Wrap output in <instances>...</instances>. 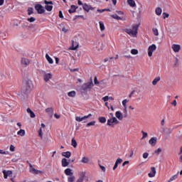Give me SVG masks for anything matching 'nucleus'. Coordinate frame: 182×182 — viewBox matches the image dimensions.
<instances>
[{
  "mask_svg": "<svg viewBox=\"0 0 182 182\" xmlns=\"http://www.w3.org/2000/svg\"><path fill=\"white\" fill-rule=\"evenodd\" d=\"M21 65L26 67L30 65V60L27 58H23L21 59Z\"/></svg>",
  "mask_w": 182,
  "mask_h": 182,
  "instance_id": "2eb2a0df",
  "label": "nucleus"
},
{
  "mask_svg": "<svg viewBox=\"0 0 182 182\" xmlns=\"http://www.w3.org/2000/svg\"><path fill=\"white\" fill-rule=\"evenodd\" d=\"M129 102V100H124L122 101V105L124 107V113L127 114L128 111H127V103Z\"/></svg>",
  "mask_w": 182,
  "mask_h": 182,
  "instance_id": "dca6fc26",
  "label": "nucleus"
},
{
  "mask_svg": "<svg viewBox=\"0 0 182 182\" xmlns=\"http://www.w3.org/2000/svg\"><path fill=\"white\" fill-rule=\"evenodd\" d=\"M111 17L114 18V19H117V20H122V19L117 14H112V15H111Z\"/></svg>",
  "mask_w": 182,
  "mask_h": 182,
  "instance_id": "ea45409f",
  "label": "nucleus"
},
{
  "mask_svg": "<svg viewBox=\"0 0 182 182\" xmlns=\"http://www.w3.org/2000/svg\"><path fill=\"white\" fill-rule=\"evenodd\" d=\"M109 100V96H105L102 97V100H104L105 102H107Z\"/></svg>",
  "mask_w": 182,
  "mask_h": 182,
  "instance_id": "13d9d810",
  "label": "nucleus"
},
{
  "mask_svg": "<svg viewBox=\"0 0 182 182\" xmlns=\"http://www.w3.org/2000/svg\"><path fill=\"white\" fill-rule=\"evenodd\" d=\"M172 50L175 53H178V52L181 50V45L179 44H173Z\"/></svg>",
  "mask_w": 182,
  "mask_h": 182,
  "instance_id": "9b49d317",
  "label": "nucleus"
},
{
  "mask_svg": "<svg viewBox=\"0 0 182 182\" xmlns=\"http://www.w3.org/2000/svg\"><path fill=\"white\" fill-rule=\"evenodd\" d=\"M155 12H156V14L157 16H161V13H162V9L161 8H156L155 9Z\"/></svg>",
  "mask_w": 182,
  "mask_h": 182,
  "instance_id": "f704fd0d",
  "label": "nucleus"
},
{
  "mask_svg": "<svg viewBox=\"0 0 182 182\" xmlns=\"http://www.w3.org/2000/svg\"><path fill=\"white\" fill-rule=\"evenodd\" d=\"M46 58L48 61L49 63H50V64L53 63V60L52 59V58L48 54L46 55Z\"/></svg>",
  "mask_w": 182,
  "mask_h": 182,
  "instance_id": "c756f323",
  "label": "nucleus"
},
{
  "mask_svg": "<svg viewBox=\"0 0 182 182\" xmlns=\"http://www.w3.org/2000/svg\"><path fill=\"white\" fill-rule=\"evenodd\" d=\"M161 151H162V149L161 148H158L157 149H156V151H154V153L156 154H159Z\"/></svg>",
  "mask_w": 182,
  "mask_h": 182,
  "instance_id": "49530a36",
  "label": "nucleus"
},
{
  "mask_svg": "<svg viewBox=\"0 0 182 182\" xmlns=\"http://www.w3.org/2000/svg\"><path fill=\"white\" fill-rule=\"evenodd\" d=\"M171 105H173V106H174V107H176V106H177V101H176V100H174V101L171 103Z\"/></svg>",
  "mask_w": 182,
  "mask_h": 182,
  "instance_id": "69168bd1",
  "label": "nucleus"
},
{
  "mask_svg": "<svg viewBox=\"0 0 182 182\" xmlns=\"http://www.w3.org/2000/svg\"><path fill=\"white\" fill-rule=\"evenodd\" d=\"M152 32L155 36H159V29L152 28Z\"/></svg>",
  "mask_w": 182,
  "mask_h": 182,
  "instance_id": "58836bf2",
  "label": "nucleus"
},
{
  "mask_svg": "<svg viewBox=\"0 0 182 182\" xmlns=\"http://www.w3.org/2000/svg\"><path fill=\"white\" fill-rule=\"evenodd\" d=\"M67 95L69 97H72V98H74L76 97V92L75 91H70V92H68L67 93Z\"/></svg>",
  "mask_w": 182,
  "mask_h": 182,
  "instance_id": "393cba45",
  "label": "nucleus"
},
{
  "mask_svg": "<svg viewBox=\"0 0 182 182\" xmlns=\"http://www.w3.org/2000/svg\"><path fill=\"white\" fill-rule=\"evenodd\" d=\"M79 46H75L74 45V41H73V46L71 47H70V50H75L78 48Z\"/></svg>",
  "mask_w": 182,
  "mask_h": 182,
  "instance_id": "e433bc0d",
  "label": "nucleus"
},
{
  "mask_svg": "<svg viewBox=\"0 0 182 182\" xmlns=\"http://www.w3.org/2000/svg\"><path fill=\"white\" fill-rule=\"evenodd\" d=\"M64 23H60L58 25V29L63 31V28H64Z\"/></svg>",
  "mask_w": 182,
  "mask_h": 182,
  "instance_id": "6e6d98bb",
  "label": "nucleus"
},
{
  "mask_svg": "<svg viewBox=\"0 0 182 182\" xmlns=\"http://www.w3.org/2000/svg\"><path fill=\"white\" fill-rule=\"evenodd\" d=\"M98 121L100 122V123H105L107 122V119H106V117H100L98 118Z\"/></svg>",
  "mask_w": 182,
  "mask_h": 182,
  "instance_id": "473e14b6",
  "label": "nucleus"
},
{
  "mask_svg": "<svg viewBox=\"0 0 182 182\" xmlns=\"http://www.w3.org/2000/svg\"><path fill=\"white\" fill-rule=\"evenodd\" d=\"M33 89V82L30 80H26L22 90L25 91V92H31Z\"/></svg>",
  "mask_w": 182,
  "mask_h": 182,
  "instance_id": "f03ea898",
  "label": "nucleus"
},
{
  "mask_svg": "<svg viewBox=\"0 0 182 182\" xmlns=\"http://www.w3.org/2000/svg\"><path fill=\"white\" fill-rule=\"evenodd\" d=\"M163 15H164V19H166V18L169 17V14L167 13H164Z\"/></svg>",
  "mask_w": 182,
  "mask_h": 182,
  "instance_id": "680f3d73",
  "label": "nucleus"
},
{
  "mask_svg": "<svg viewBox=\"0 0 182 182\" xmlns=\"http://www.w3.org/2000/svg\"><path fill=\"white\" fill-rule=\"evenodd\" d=\"M38 135L41 138H43V129L42 127L40 128L39 132H38Z\"/></svg>",
  "mask_w": 182,
  "mask_h": 182,
  "instance_id": "603ef678",
  "label": "nucleus"
},
{
  "mask_svg": "<svg viewBox=\"0 0 182 182\" xmlns=\"http://www.w3.org/2000/svg\"><path fill=\"white\" fill-rule=\"evenodd\" d=\"M65 173L67 175V176H71L73 175V169L70 168H67L65 171Z\"/></svg>",
  "mask_w": 182,
  "mask_h": 182,
  "instance_id": "6ab92c4d",
  "label": "nucleus"
},
{
  "mask_svg": "<svg viewBox=\"0 0 182 182\" xmlns=\"http://www.w3.org/2000/svg\"><path fill=\"white\" fill-rule=\"evenodd\" d=\"M178 172L177 173V174L172 176L169 178V181H168V182H172V181H174L175 180H176L178 178Z\"/></svg>",
  "mask_w": 182,
  "mask_h": 182,
  "instance_id": "7c9ffc66",
  "label": "nucleus"
},
{
  "mask_svg": "<svg viewBox=\"0 0 182 182\" xmlns=\"http://www.w3.org/2000/svg\"><path fill=\"white\" fill-rule=\"evenodd\" d=\"M84 180H82V178H78L76 181V182H83Z\"/></svg>",
  "mask_w": 182,
  "mask_h": 182,
  "instance_id": "338daca9",
  "label": "nucleus"
},
{
  "mask_svg": "<svg viewBox=\"0 0 182 182\" xmlns=\"http://www.w3.org/2000/svg\"><path fill=\"white\" fill-rule=\"evenodd\" d=\"M94 85L92 79L89 82L85 83L82 85L81 88L82 90L86 91L87 90H91L93 87Z\"/></svg>",
  "mask_w": 182,
  "mask_h": 182,
  "instance_id": "20e7f679",
  "label": "nucleus"
},
{
  "mask_svg": "<svg viewBox=\"0 0 182 182\" xmlns=\"http://www.w3.org/2000/svg\"><path fill=\"white\" fill-rule=\"evenodd\" d=\"M69 29L67 28V27H65V26L63 27V29H62V31L64 33H67V32H68Z\"/></svg>",
  "mask_w": 182,
  "mask_h": 182,
  "instance_id": "8fccbe9b",
  "label": "nucleus"
},
{
  "mask_svg": "<svg viewBox=\"0 0 182 182\" xmlns=\"http://www.w3.org/2000/svg\"><path fill=\"white\" fill-rule=\"evenodd\" d=\"M4 179H7L8 177H11L13 172L11 171H3Z\"/></svg>",
  "mask_w": 182,
  "mask_h": 182,
  "instance_id": "4468645a",
  "label": "nucleus"
},
{
  "mask_svg": "<svg viewBox=\"0 0 182 182\" xmlns=\"http://www.w3.org/2000/svg\"><path fill=\"white\" fill-rule=\"evenodd\" d=\"M15 149H16V147H15L14 145H13V144H11V145H10V151H11V152L15 151Z\"/></svg>",
  "mask_w": 182,
  "mask_h": 182,
  "instance_id": "09e8293b",
  "label": "nucleus"
},
{
  "mask_svg": "<svg viewBox=\"0 0 182 182\" xmlns=\"http://www.w3.org/2000/svg\"><path fill=\"white\" fill-rule=\"evenodd\" d=\"M95 123H96V122H95V121L89 122V123L87 124V127H94Z\"/></svg>",
  "mask_w": 182,
  "mask_h": 182,
  "instance_id": "79ce46f5",
  "label": "nucleus"
},
{
  "mask_svg": "<svg viewBox=\"0 0 182 182\" xmlns=\"http://www.w3.org/2000/svg\"><path fill=\"white\" fill-rule=\"evenodd\" d=\"M143 158H144V159H148L149 158V153H146V152L144 153Z\"/></svg>",
  "mask_w": 182,
  "mask_h": 182,
  "instance_id": "5fc2aeb1",
  "label": "nucleus"
},
{
  "mask_svg": "<svg viewBox=\"0 0 182 182\" xmlns=\"http://www.w3.org/2000/svg\"><path fill=\"white\" fill-rule=\"evenodd\" d=\"M99 166H100V168H101V170H102L104 173L106 172V167H105V166H102L101 164H99Z\"/></svg>",
  "mask_w": 182,
  "mask_h": 182,
  "instance_id": "3c124183",
  "label": "nucleus"
},
{
  "mask_svg": "<svg viewBox=\"0 0 182 182\" xmlns=\"http://www.w3.org/2000/svg\"><path fill=\"white\" fill-rule=\"evenodd\" d=\"M157 49L156 44H152L148 48V56L152 57L154 52Z\"/></svg>",
  "mask_w": 182,
  "mask_h": 182,
  "instance_id": "423d86ee",
  "label": "nucleus"
},
{
  "mask_svg": "<svg viewBox=\"0 0 182 182\" xmlns=\"http://www.w3.org/2000/svg\"><path fill=\"white\" fill-rule=\"evenodd\" d=\"M92 117V114H89L88 115H85L84 117H82V122L84 123H86L88 122L87 119Z\"/></svg>",
  "mask_w": 182,
  "mask_h": 182,
  "instance_id": "a878e982",
  "label": "nucleus"
},
{
  "mask_svg": "<svg viewBox=\"0 0 182 182\" xmlns=\"http://www.w3.org/2000/svg\"><path fill=\"white\" fill-rule=\"evenodd\" d=\"M75 181V177L73 175H72L70 176H68L67 178V181L68 182H74Z\"/></svg>",
  "mask_w": 182,
  "mask_h": 182,
  "instance_id": "c85d7f7f",
  "label": "nucleus"
},
{
  "mask_svg": "<svg viewBox=\"0 0 182 182\" xmlns=\"http://www.w3.org/2000/svg\"><path fill=\"white\" fill-rule=\"evenodd\" d=\"M89 161H90V159L87 156H83L80 161V162L83 164H88Z\"/></svg>",
  "mask_w": 182,
  "mask_h": 182,
  "instance_id": "bb28decb",
  "label": "nucleus"
},
{
  "mask_svg": "<svg viewBox=\"0 0 182 182\" xmlns=\"http://www.w3.org/2000/svg\"><path fill=\"white\" fill-rule=\"evenodd\" d=\"M62 156H63V157L67 158V159H70V158L71 157V156H72V154H71V152H70V151L63 152V153H62Z\"/></svg>",
  "mask_w": 182,
  "mask_h": 182,
  "instance_id": "b1692460",
  "label": "nucleus"
},
{
  "mask_svg": "<svg viewBox=\"0 0 182 182\" xmlns=\"http://www.w3.org/2000/svg\"><path fill=\"white\" fill-rule=\"evenodd\" d=\"M113 59V57H109L108 58H105V62L106 63V62H110V60H112Z\"/></svg>",
  "mask_w": 182,
  "mask_h": 182,
  "instance_id": "bf43d9fd",
  "label": "nucleus"
},
{
  "mask_svg": "<svg viewBox=\"0 0 182 182\" xmlns=\"http://www.w3.org/2000/svg\"><path fill=\"white\" fill-rule=\"evenodd\" d=\"M27 112H28V113H30V117H31V118H35L36 114H35V113L31 109V108H28Z\"/></svg>",
  "mask_w": 182,
  "mask_h": 182,
  "instance_id": "cd10ccee",
  "label": "nucleus"
},
{
  "mask_svg": "<svg viewBox=\"0 0 182 182\" xmlns=\"http://www.w3.org/2000/svg\"><path fill=\"white\" fill-rule=\"evenodd\" d=\"M127 117V114H125L120 112V111H117L115 112V118L117 119V120H119V121H122L124 118H126Z\"/></svg>",
  "mask_w": 182,
  "mask_h": 182,
  "instance_id": "39448f33",
  "label": "nucleus"
},
{
  "mask_svg": "<svg viewBox=\"0 0 182 182\" xmlns=\"http://www.w3.org/2000/svg\"><path fill=\"white\" fill-rule=\"evenodd\" d=\"M149 143L152 147L156 146L157 144V137H151L149 139Z\"/></svg>",
  "mask_w": 182,
  "mask_h": 182,
  "instance_id": "f8f14e48",
  "label": "nucleus"
},
{
  "mask_svg": "<svg viewBox=\"0 0 182 182\" xmlns=\"http://www.w3.org/2000/svg\"><path fill=\"white\" fill-rule=\"evenodd\" d=\"M25 129H20V131H18L17 132V134H18V136H25Z\"/></svg>",
  "mask_w": 182,
  "mask_h": 182,
  "instance_id": "72a5a7b5",
  "label": "nucleus"
},
{
  "mask_svg": "<svg viewBox=\"0 0 182 182\" xmlns=\"http://www.w3.org/2000/svg\"><path fill=\"white\" fill-rule=\"evenodd\" d=\"M28 21L30 22H34L36 21V18L33 17H31L30 18H28Z\"/></svg>",
  "mask_w": 182,
  "mask_h": 182,
  "instance_id": "e2e57ef3",
  "label": "nucleus"
},
{
  "mask_svg": "<svg viewBox=\"0 0 182 182\" xmlns=\"http://www.w3.org/2000/svg\"><path fill=\"white\" fill-rule=\"evenodd\" d=\"M59 18H63V14L62 11H59Z\"/></svg>",
  "mask_w": 182,
  "mask_h": 182,
  "instance_id": "052dcab7",
  "label": "nucleus"
},
{
  "mask_svg": "<svg viewBox=\"0 0 182 182\" xmlns=\"http://www.w3.org/2000/svg\"><path fill=\"white\" fill-rule=\"evenodd\" d=\"M79 178H82V180H84V178L85 177V172H81L79 173Z\"/></svg>",
  "mask_w": 182,
  "mask_h": 182,
  "instance_id": "37998d69",
  "label": "nucleus"
},
{
  "mask_svg": "<svg viewBox=\"0 0 182 182\" xmlns=\"http://www.w3.org/2000/svg\"><path fill=\"white\" fill-rule=\"evenodd\" d=\"M141 133L143 134V136L141 137V139H144L149 136L148 133L142 131Z\"/></svg>",
  "mask_w": 182,
  "mask_h": 182,
  "instance_id": "a19ab883",
  "label": "nucleus"
},
{
  "mask_svg": "<svg viewBox=\"0 0 182 182\" xmlns=\"http://www.w3.org/2000/svg\"><path fill=\"white\" fill-rule=\"evenodd\" d=\"M28 16L33 14V8H28Z\"/></svg>",
  "mask_w": 182,
  "mask_h": 182,
  "instance_id": "c03bdc74",
  "label": "nucleus"
},
{
  "mask_svg": "<svg viewBox=\"0 0 182 182\" xmlns=\"http://www.w3.org/2000/svg\"><path fill=\"white\" fill-rule=\"evenodd\" d=\"M35 9L38 12V14H43L45 13V8L41 4H36Z\"/></svg>",
  "mask_w": 182,
  "mask_h": 182,
  "instance_id": "1a4fd4ad",
  "label": "nucleus"
},
{
  "mask_svg": "<svg viewBox=\"0 0 182 182\" xmlns=\"http://www.w3.org/2000/svg\"><path fill=\"white\" fill-rule=\"evenodd\" d=\"M44 80L46 82H48L50 80H51L53 78V74L52 73H46L44 72Z\"/></svg>",
  "mask_w": 182,
  "mask_h": 182,
  "instance_id": "ddd939ff",
  "label": "nucleus"
},
{
  "mask_svg": "<svg viewBox=\"0 0 182 182\" xmlns=\"http://www.w3.org/2000/svg\"><path fill=\"white\" fill-rule=\"evenodd\" d=\"M105 11L106 9H97V11L100 12L101 14Z\"/></svg>",
  "mask_w": 182,
  "mask_h": 182,
  "instance_id": "774afa93",
  "label": "nucleus"
},
{
  "mask_svg": "<svg viewBox=\"0 0 182 182\" xmlns=\"http://www.w3.org/2000/svg\"><path fill=\"white\" fill-rule=\"evenodd\" d=\"M0 154H9V152L4 151L3 149H0Z\"/></svg>",
  "mask_w": 182,
  "mask_h": 182,
  "instance_id": "4d7b16f0",
  "label": "nucleus"
},
{
  "mask_svg": "<svg viewBox=\"0 0 182 182\" xmlns=\"http://www.w3.org/2000/svg\"><path fill=\"white\" fill-rule=\"evenodd\" d=\"M127 4L132 8H134L136 6V2L134 1V0H127Z\"/></svg>",
  "mask_w": 182,
  "mask_h": 182,
  "instance_id": "aec40b11",
  "label": "nucleus"
},
{
  "mask_svg": "<svg viewBox=\"0 0 182 182\" xmlns=\"http://www.w3.org/2000/svg\"><path fill=\"white\" fill-rule=\"evenodd\" d=\"M70 163L68 161V159L65 158H63L62 159V166L63 167H68L69 166Z\"/></svg>",
  "mask_w": 182,
  "mask_h": 182,
  "instance_id": "4be33fe9",
  "label": "nucleus"
},
{
  "mask_svg": "<svg viewBox=\"0 0 182 182\" xmlns=\"http://www.w3.org/2000/svg\"><path fill=\"white\" fill-rule=\"evenodd\" d=\"M82 119H83V118H82L81 117H75V120H76L77 122H82Z\"/></svg>",
  "mask_w": 182,
  "mask_h": 182,
  "instance_id": "864d4df0",
  "label": "nucleus"
},
{
  "mask_svg": "<svg viewBox=\"0 0 182 182\" xmlns=\"http://www.w3.org/2000/svg\"><path fill=\"white\" fill-rule=\"evenodd\" d=\"M77 9V8L76 7L75 5H71L70 6V9L68 10L69 14H74V12L76 11Z\"/></svg>",
  "mask_w": 182,
  "mask_h": 182,
  "instance_id": "5701e85b",
  "label": "nucleus"
},
{
  "mask_svg": "<svg viewBox=\"0 0 182 182\" xmlns=\"http://www.w3.org/2000/svg\"><path fill=\"white\" fill-rule=\"evenodd\" d=\"M119 122L118 121L117 117H109V119L107 121V125L110 127H114L115 124H119Z\"/></svg>",
  "mask_w": 182,
  "mask_h": 182,
  "instance_id": "7ed1b4c3",
  "label": "nucleus"
},
{
  "mask_svg": "<svg viewBox=\"0 0 182 182\" xmlns=\"http://www.w3.org/2000/svg\"><path fill=\"white\" fill-rule=\"evenodd\" d=\"M140 24H134L130 28H125V32L132 37H136L138 34V29Z\"/></svg>",
  "mask_w": 182,
  "mask_h": 182,
  "instance_id": "f257e3e1",
  "label": "nucleus"
},
{
  "mask_svg": "<svg viewBox=\"0 0 182 182\" xmlns=\"http://www.w3.org/2000/svg\"><path fill=\"white\" fill-rule=\"evenodd\" d=\"M131 53H132V55H137L139 54V50H136V49H132V50H131Z\"/></svg>",
  "mask_w": 182,
  "mask_h": 182,
  "instance_id": "4c0bfd02",
  "label": "nucleus"
},
{
  "mask_svg": "<svg viewBox=\"0 0 182 182\" xmlns=\"http://www.w3.org/2000/svg\"><path fill=\"white\" fill-rule=\"evenodd\" d=\"M99 25H100V28L102 31L105 30V27L103 22L100 21Z\"/></svg>",
  "mask_w": 182,
  "mask_h": 182,
  "instance_id": "c9c22d12",
  "label": "nucleus"
},
{
  "mask_svg": "<svg viewBox=\"0 0 182 182\" xmlns=\"http://www.w3.org/2000/svg\"><path fill=\"white\" fill-rule=\"evenodd\" d=\"M82 8L87 12H89L90 10H93L94 9L92 7L91 5H88L87 4H83Z\"/></svg>",
  "mask_w": 182,
  "mask_h": 182,
  "instance_id": "f3484780",
  "label": "nucleus"
},
{
  "mask_svg": "<svg viewBox=\"0 0 182 182\" xmlns=\"http://www.w3.org/2000/svg\"><path fill=\"white\" fill-rule=\"evenodd\" d=\"M123 161V159L121 158H118L115 162L116 164L119 166V164H122Z\"/></svg>",
  "mask_w": 182,
  "mask_h": 182,
  "instance_id": "a18cd8bd",
  "label": "nucleus"
},
{
  "mask_svg": "<svg viewBox=\"0 0 182 182\" xmlns=\"http://www.w3.org/2000/svg\"><path fill=\"white\" fill-rule=\"evenodd\" d=\"M160 80H161L160 76H158V77H156V78H154V80H152V85L154 86L157 85Z\"/></svg>",
  "mask_w": 182,
  "mask_h": 182,
  "instance_id": "412c9836",
  "label": "nucleus"
},
{
  "mask_svg": "<svg viewBox=\"0 0 182 182\" xmlns=\"http://www.w3.org/2000/svg\"><path fill=\"white\" fill-rule=\"evenodd\" d=\"M71 146L74 148H77V141H75V138H73L72 139V141H71Z\"/></svg>",
  "mask_w": 182,
  "mask_h": 182,
  "instance_id": "2f4dec72",
  "label": "nucleus"
},
{
  "mask_svg": "<svg viewBox=\"0 0 182 182\" xmlns=\"http://www.w3.org/2000/svg\"><path fill=\"white\" fill-rule=\"evenodd\" d=\"M172 132H173V129H171V128H168L166 133H167L168 134H171Z\"/></svg>",
  "mask_w": 182,
  "mask_h": 182,
  "instance_id": "0e129e2a",
  "label": "nucleus"
},
{
  "mask_svg": "<svg viewBox=\"0 0 182 182\" xmlns=\"http://www.w3.org/2000/svg\"><path fill=\"white\" fill-rule=\"evenodd\" d=\"M46 112L48 114V116L52 118L53 117V107H48Z\"/></svg>",
  "mask_w": 182,
  "mask_h": 182,
  "instance_id": "a211bd4d",
  "label": "nucleus"
},
{
  "mask_svg": "<svg viewBox=\"0 0 182 182\" xmlns=\"http://www.w3.org/2000/svg\"><path fill=\"white\" fill-rule=\"evenodd\" d=\"M44 4H46L45 6V9L48 11H51L53 9V1H45Z\"/></svg>",
  "mask_w": 182,
  "mask_h": 182,
  "instance_id": "6e6552de",
  "label": "nucleus"
},
{
  "mask_svg": "<svg viewBox=\"0 0 182 182\" xmlns=\"http://www.w3.org/2000/svg\"><path fill=\"white\" fill-rule=\"evenodd\" d=\"M156 168L154 166L151 167V171L148 173V176L150 178H154L156 174Z\"/></svg>",
  "mask_w": 182,
  "mask_h": 182,
  "instance_id": "9d476101",
  "label": "nucleus"
},
{
  "mask_svg": "<svg viewBox=\"0 0 182 182\" xmlns=\"http://www.w3.org/2000/svg\"><path fill=\"white\" fill-rule=\"evenodd\" d=\"M28 166H30V173L33 174H43V171H38V169L35 168V167L31 164H28Z\"/></svg>",
  "mask_w": 182,
  "mask_h": 182,
  "instance_id": "0eeeda50",
  "label": "nucleus"
},
{
  "mask_svg": "<svg viewBox=\"0 0 182 182\" xmlns=\"http://www.w3.org/2000/svg\"><path fill=\"white\" fill-rule=\"evenodd\" d=\"M94 82H95V85H101V83H102V82H99L97 77H95Z\"/></svg>",
  "mask_w": 182,
  "mask_h": 182,
  "instance_id": "de8ad7c7",
  "label": "nucleus"
}]
</instances>
